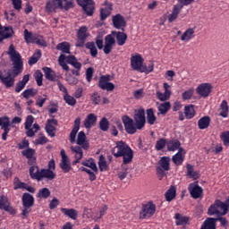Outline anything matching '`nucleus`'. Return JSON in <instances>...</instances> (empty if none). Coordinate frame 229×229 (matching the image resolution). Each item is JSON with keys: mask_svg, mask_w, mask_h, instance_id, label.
Returning <instances> with one entry per match:
<instances>
[{"mask_svg": "<svg viewBox=\"0 0 229 229\" xmlns=\"http://www.w3.org/2000/svg\"><path fill=\"white\" fill-rule=\"evenodd\" d=\"M77 4L82 8L86 15L89 17L94 15L96 10L94 0H77Z\"/></svg>", "mask_w": 229, "mask_h": 229, "instance_id": "0eeeda50", "label": "nucleus"}, {"mask_svg": "<svg viewBox=\"0 0 229 229\" xmlns=\"http://www.w3.org/2000/svg\"><path fill=\"white\" fill-rule=\"evenodd\" d=\"M195 38V30L192 28H189L181 37L182 41H189L191 38Z\"/></svg>", "mask_w": 229, "mask_h": 229, "instance_id": "2f4dec72", "label": "nucleus"}, {"mask_svg": "<svg viewBox=\"0 0 229 229\" xmlns=\"http://www.w3.org/2000/svg\"><path fill=\"white\" fill-rule=\"evenodd\" d=\"M167 149L168 151H175L179 149V148L182 146V143L178 140H171L170 141H167Z\"/></svg>", "mask_w": 229, "mask_h": 229, "instance_id": "c9c22d12", "label": "nucleus"}, {"mask_svg": "<svg viewBox=\"0 0 229 229\" xmlns=\"http://www.w3.org/2000/svg\"><path fill=\"white\" fill-rule=\"evenodd\" d=\"M212 89H214V87L211 84L202 83L198 86L195 91H197V94L200 98H207L209 97L210 93L212 92Z\"/></svg>", "mask_w": 229, "mask_h": 229, "instance_id": "2eb2a0df", "label": "nucleus"}, {"mask_svg": "<svg viewBox=\"0 0 229 229\" xmlns=\"http://www.w3.org/2000/svg\"><path fill=\"white\" fill-rule=\"evenodd\" d=\"M167 145V141L165 138H160L159 140H157V141L156 142L155 145V149H157V151H161L162 149L165 148V147Z\"/></svg>", "mask_w": 229, "mask_h": 229, "instance_id": "603ef678", "label": "nucleus"}, {"mask_svg": "<svg viewBox=\"0 0 229 229\" xmlns=\"http://www.w3.org/2000/svg\"><path fill=\"white\" fill-rule=\"evenodd\" d=\"M112 155L115 158L123 157V164L128 165L132 161L133 150L123 141L115 142V146L111 150Z\"/></svg>", "mask_w": 229, "mask_h": 229, "instance_id": "7ed1b4c3", "label": "nucleus"}, {"mask_svg": "<svg viewBox=\"0 0 229 229\" xmlns=\"http://www.w3.org/2000/svg\"><path fill=\"white\" fill-rule=\"evenodd\" d=\"M87 136L84 131H80L78 134V140H77V144L81 146L83 149H89V143L86 140Z\"/></svg>", "mask_w": 229, "mask_h": 229, "instance_id": "5701e85b", "label": "nucleus"}, {"mask_svg": "<svg viewBox=\"0 0 229 229\" xmlns=\"http://www.w3.org/2000/svg\"><path fill=\"white\" fill-rule=\"evenodd\" d=\"M125 131L128 134L133 135L135 132H137V130H139L136 123H134L132 118H131L129 115H123L122 118Z\"/></svg>", "mask_w": 229, "mask_h": 229, "instance_id": "9d476101", "label": "nucleus"}, {"mask_svg": "<svg viewBox=\"0 0 229 229\" xmlns=\"http://www.w3.org/2000/svg\"><path fill=\"white\" fill-rule=\"evenodd\" d=\"M35 203V199L33 195L30 193H24L22 196V206L23 207H33Z\"/></svg>", "mask_w": 229, "mask_h": 229, "instance_id": "bb28decb", "label": "nucleus"}, {"mask_svg": "<svg viewBox=\"0 0 229 229\" xmlns=\"http://www.w3.org/2000/svg\"><path fill=\"white\" fill-rule=\"evenodd\" d=\"M211 119L208 115L201 117L198 122L199 130H206L210 125Z\"/></svg>", "mask_w": 229, "mask_h": 229, "instance_id": "cd10ccee", "label": "nucleus"}, {"mask_svg": "<svg viewBox=\"0 0 229 229\" xmlns=\"http://www.w3.org/2000/svg\"><path fill=\"white\" fill-rule=\"evenodd\" d=\"M172 161L175 165L180 166L183 164L184 157L182 154L177 153L172 157Z\"/></svg>", "mask_w": 229, "mask_h": 229, "instance_id": "a18cd8bd", "label": "nucleus"}, {"mask_svg": "<svg viewBox=\"0 0 229 229\" xmlns=\"http://www.w3.org/2000/svg\"><path fill=\"white\" fill-rule=\"evenodd\" d=\"M41 56H42L41 51L38 50L35 54H33L32 56L30 57L28 62L29 65L32 66L35 64H37L40 60Z\"/></svg>", "mask_w": 229, "mask_h": 229, "instance_id": "79ce46f5", "label": "nucleus"}, {"mask_svg": "<svg viewBox=\"0 0 229 229\" xmlns=\"http://www.w3.org/2000/svg\"><path fill=\"white\" fill-rule=\"evenodd\" d=\"M38 93V90L36 89H25L22 93L21 96L25 99H30V98H34L37 94Z\"/></svg>", "mask_w": 229, "mask_h": 229, "instance_id": "a19ab883", "label": "nucleus"}, {"mask_svg": "<svg viewBox=\"0 0 229 229\" xmlns=\"http://www.w3.org/2000/svg\"><path fill=\"white\" fill-rule=\"evenodd\" d=\"M85 48L89 49L91 57L96 58L98 56V52L95 42L85 43Z\"/></svg>", "mask_w": 229, "mask_h": 229, "instance_id": "72a5a7b5", "label": "nucleus"}, {"mask_svg": "<svg viewBox=\"0 0 229 229\" xmlns=\"http://www.w3.org/2000/svg\"><path fill=\"white\" fill-rule=\"evenodd\" d=\"M34 79L36 80L37 85L38 87L43 86V73L40 70L36 71V72L34 73Z\"/></svg>", "mask_w": 229, "mask_h": 229, "instance_id": "5fc2aeb1", "label": "nucleus"}, {"mask_svg": "<svg viewBox=\"0 0 229 229\" xmlns=\"http://www.w3.org/2000/svg\"><path fill=\"white\" fill-rule=\"evenodd\" d=\"M89 37L88 33V28L86 26H81L77 33L78 41L75 44L77 47H84L87 38Z\"/></svg>", "mask_w": 229, "mask_h": 229, "instance_id": "4468645a", "label": "nucleus"}, {"mask_svg": "<svg viewBox=\"0 0 229 229\" xmlns=\"http://www.w3.org/2000/svg\"><path fill=\"white\" fill-rule=\"evenodd\" d=\"M133 119L135 121L137 129L142 130L146 123L145 110L143 108H140L139 110L135 111Z\"/></svg>", "mask_w": 229, "mask_h": 229, "instance_id": "ddd939ff", "label": "nucleus"}, {"mask_svg": "<svg viewBox=\"0 0 229 229\" xmlns=\"http://www.w3.org/2000/svg\"><path fill=\"white\" fill-rule=\"evenodd\" d=\"M81 165L85 167L90 168L96 174L98 172V168L94 158H89L88 160L81 162Z\"/></svg>", "mask_w": 229, "mask_h": 229, "instance_id": "c756f323", "label": "nucleus"}, {"mask_svg": "<svg viewBox=\"0 0 229 229\" xmlns=\"http://www.w3.org/2000/svg\"><path fill=\"white\" fill-rule=\"evenodd\" d=\"M221 140L224 143V146H229V131H225L221 134Z\"/></svg>", "mask_w": 229, "mask_h": 229, "instance_id": "774afa93", "label": "nucleus"}, {"mask_svg": "<svg viewBox=\"0 0 229 229\" xmlns=\"http://www.w3.org/2000/svg\"><path fill=\"white\" fill-rule=\"evenodd\" d=\"M171 102H165L163 104H159V106H157V110L161 114L165 115L169 110H171Z\"/></svg>", "mask_w": 229, "mask_h": 229, "instance_id": "e433bc0d", "label": "nucleus"}, {"mask_svg": "<svg viewBox=\"0 0 229 229\" xmlns=\"http://www.w3.org/2000/svg\"><path fill=\"white\" fill-rule=\"evenodd\" d=\"M98 165H99V169H100L101 172L107 171L108 165H107L105 156H103V155L99 156Z\"/></svg>", "mask_w": 229, "mask_h": 229, "instance_id": "8fccbe9b", "label": "nucleus"}, {"mask_svg": "<svg viewBox=\"0 0 229 229\" xmlns=\"http://www.w3.org/2000/svg\"><path fill=\"white\" fill-rule=\"evenodd\" d=\"M99 129L103 131H107L109 129V122L107 118L103 117L99 123Z\"/></svg>", "mask_w": 229, "mask_h": 229, "instance_id": "13d9d810", "label": "nucleus"}, {"mask_svg": "<svg viewBox=\"0 0 229 229\" xmlns=\"http://www.w3.org/2000/svg\"><path fill=\"white\" fill-rule=\"evenodd\" d=\"M165 199L168 202H171L176 198V187L171 186L165 194Z\"/></svg>", "mask_w": 229, "mask_h": 229, "instance_id": "f704fd0d", "label": "nucleus"}, {"mask_svg": "<svg viewBox=\"0 0 229 229\" xmlns=\"http://www.w3.org/2000/svg\"><path fill=\"white\" fill-rule=\"evenodd\" d=\"M104 5L106 7L100 10V20L102 21H106L111 15L113 10V4L108 1H105Z\"/></svg>", "mask_w": 229, "mask_h": 229, "instance_id": "aec40b11", "label": "nucleus"}, {"mask_svg": "<svg viewBox=\"0 0 229 229\" xmlns=\"http://www.w3.org/2000/svg\"><path fill=\"white\" fill-rule=\"evenodd\" d=\"M35 154H36L35 149L31 148H28L27 149L22 151L23 157H25L27 159H30L34 157Z\"/></svg>", "mask_w": 229, "mask_h": 229, "instance_id": "052dcab7", "label": "nucleus"}, {"mask_svg": "<svg viewBox=\"0 0 229 229\" xmlns=\"http://www.w3.org/2000/svg\"><path fill=\"white\" fill-rule=\"evenodd\" d=\"M37 37L32 33L30 32L28 29L24 30V40L27 44H34Z\"/></svg>", "mask_w": 229, "mask_h": 229, "instance_id": "ea45409f", "label": "nucleus"}, {"mask_svg": "<svg viewBox=\"0 0 229 229\" xmlns=\"http://www.w3.org/2000/svg\"><path fill=\"white\" fill-rule=\"evenodd\" d=\"M156 212V205L152 202L143 204L142 210L140 212V219L144 220L148 217H151Z\"/></svg>", "mask_w": 229, "mask_h": 229, "instance_id": "f8f14e48", "label": "nucleus"}, {"mask_svg": "<svg viewBox=\"0 0 229 229\" xmlns=\"http://www.w3.org/2000/svg\"><path fill=\"white\" fill-rule=\"evenodd\" d=\"M188 191L193 199H199L203 197L204 194V189L200 187L198 182L190 183L188 186Z\"/></svg>", "mask_w": 229, "mask_h": 229, "instance_id": "9b49d317", "label": "nucleus"}, {"mask_svg": "<svg viewBox=\"0 0 229 229\" xmlns=\"http://www.w3.org/2000/svg\"><path fill=\"white\" fill-rule=\"evenodd\" d=\"M175 219H176L177 225H183L187 224L189 221L188 216L180 215L178 213L175 215Z\"/></svg>", "mask_w": 229, "mask_h": 229, "instance_id": "864d4df0", "label": "nucleus"}, {"mask_svg": "<svg viewBox=\"0 0 229 229\" xmlns=\"http://www.w3.org/2000/svg\"><path fill=\"white\" fill-rule=\"evenodd\" d=\"M116 38V39H115ZM128 40V35L121 31H112L105 37L104 54L109 55L117 43V46L123 47Z\"/></svg>", "mask_w": 229, "mask_h": 229, "instance_id": "f03ea898", "label": "nucleus"}, {"mask_svg": "<svg viewBox=\"0 0 229 229\" xmlns=\"http://www.w3.org/2000/svg\"><path fill=\"white\" fill-rule=\"evenodd\" d=\"M9 204H10V202H9L8 197L2 195L0 197V210H3V208H5Z\"/></svg>", "mask_w": 229, "mask_h": 229, "instance_id": "338daca9", "label": "nucleus"}, {"mask_svg": "<svg viewBox=\"0 0 229 229\" xmlns=\"http://www.w3.org/2000/svg\"><path fill=\"white\" fill-rule=\"evenodd\" d=\"M90 100L92 102V104L94 106H98L100 105V102H101V97L99 95V93L98 92H94L90 95Z\"/></svg>", "mask_w": 229, "mask_h": 229, "instance_id": "4d7b16f0", "label": "nucleus"}, {"mask_svg": "<svg viewBox=\"0 0 229 229\" xmlns=\"http://www.w3.org/2000/svg\"><path fill=\"white\" fill-rule=\"evenodd\" d=\"M187 176L194 180L199 178V174L194 171V166L192 165H187Z\"/></svg>", "mask_w": 229, "mask_h": 229, "instance_id": "37998d69", "label": "nucleus"}, {"mask_svg": "<svg viewBox=\"0 0 229 229\" xmlns=\"http://www.w3.org/2000/svg\"><path fill=\"white\" fill-rule=\"evenodd\" d=\"M30 177L32 180H37L40 182L44 179L52 181L55 179L56 174L49 170H45V168L39 169L38 165H32L29 169Z\"/></svg>", "mask_w": 229, "mask_h": 229, "instance_id": "39448f33", "label": "nucleus"}, {"mask_svg": "<svg viewBox=\"0 0 229 229\" xmlns=\"http://www.w3.org/2000/svg\"><path fill=\"white\" fill-rule=\"evenodd\" d=\"M74 8V1L73 0H63L62 7H60V10H71Z\"/></svg>", "mask_w": 229, "mask_h": 229, "instance_id": "09e8293b", "label": "nucleus"}, {"mask_svg": "<svg viewBox=\"0 0 229 229\" xmlns=\"http://www.w3.org/2000/svg\"><path fill=\"white\" fill-rule=\"evenodd\" d=\"M184 117L186 119H193L196 115L195 106L193 104H190L184 106L183 109Z\"/></svg>", "mask_w": 229, "mask_h": 229, "instance_id": "b1692460", "label": "nucleus"}, {"mask_svg": "<svg viewBox=\"0 0 229 229\" xmlns=\"http://www.w3.org/2000/svg\"><path fill=\"white\" fill-rule=\"evenodd\" d=\"M7 55L13 62V75L11 72H7L4 76L2 71H0V80L6 89H11L14 86L15 78H17L23 71V61L21 54L15 50L13 44H11L8 47Z\"/></svg>", "mask_w": 229, "mask_h": 229, "instance_id": "f257e3e1", "label": "nucleus"}, {"mask_svg": "<svg viewBox=\"0 0 229 229\" xmlns=\"http://www.w3.org/2000/svg\"><path fill=\"white\" fill-rule=\"evenodd\" d=\"M182 6H179V5H174L173 6V11L171 13V14H169L168 16V21L169 22H173L174 21L177 17H178V14L182 12Z\"/></svg>", "mask_w": 229, "mask_h": 229, "instance_id": "c85d7f7f", "label": "nucleus"}, {"mask_svg": "<svg viewBox=\"0 0 229 229\" xmlns=\"http://www.w3.org/2000/svg\"><path fill=\"white\" fill-rule=\"evenodd\" d=\"M97 121H98V117L96 114H89L88 116H86L83 122L84 128L89 130L92 126H95V124L97 123Z\"/></svg>", "mask_w": 229, "mask_h": 229, "instance_id": "4be33fe9", "label": "nucleus"}, {"mask_svg": "<svg viewBox=\"0 0 229 229\" xmlns=\"http://www.w3.org/2000/svg\"><path fill=\"white\" fill-rule=\"evenodd\" d=\"M154 66H155L154 63H149L148 66L143 64L141 71L140 72L149 74L154 71Z\"/></svg>", "mask_w": 229, "mask_h": 229, "instance_id": "e2e57ef3", "label": "nucleus"}, {"mask_svg": "<svg viewBox=\"0 0 229 229\" xmlns=\"http://www.w3.org/2000/svg\"><path fill=\"white\" fill-rule=\"evenodd\" d=\"M47 98V96L44 94V98L41 96H38L36 101V106H38L39 108H42L44 106V104L46 103Z\"/></svg>", "mask_w": 229, "mask_h": 229, "instance_id": "0e129e2a", "label": "nucleus"}, {"mask_svg": "<svg viewBox=\"0 0 229 229\" xmlns=\"http://www.w3.org/2000/svg\"><path fill=\"white\" fill-rule=\"evenodd\" d=\"M49 117L51 119H48L47 121L46 131H47L48 136H50L51 138H54V137H55V131H56V128L55 126L58 125V121L56 119H55L54 114H49Z\"/></svg>", "mask_w": 229, "mask_h": 229, "instance_id": "dca6fc26", "label": "nucleus"}, {"mask_svg": "<svg viewBox=\"0 0 229 229\" xmlns=\"http://www.w3.org/2000/svg\"><path fill=\"white\" fill-rule=\"evenodd\" d=\"M71 150L75 154L74 157H79V159L83 158V150L80 146H72Z\"/></svg>", "mask_w": 229, "mask_h": 229, "instance_id": "3c124183", "label": "nucleus"}, {"mask_svg": "<svg viewBox=\"0 0 229 229\" xmlns=\"http://www.w3.org/2000/svg\"><path fill=\"white\" fill-rule=\"evenodd\" d=\"M110 74L101 75L98 81V88L101 90L113 91L115 89V84L110 82Z\"/></svg>", "mask_w": 229, "mask_h": 229, "instance_id": "6e6552de", "label": "nucleus"}, {"mask_svg": "<svg viewBox=\"0 0 229 229\" xmlns=\"http://www.w3.org/2000/svg\"><path fill=\"white\" fill-rule=\"evenodd\" d=\"M67 64L72 65L74 69H76L72 70V74L79 77L80 71L81 69V64L78 62L76 56L73 55H67Z\"/></svg>", "mask_w": 229, "mask_h": 229, "instance_id": "a211bd4d", "label": "nucleus"}, {"mask_svg": "<svg viewBox=\"0 0 229 229\" xmlns=\"http://www.w3.org/2000/svg\"><path fill=\"white\" fill-rule=\"evenodd\" d=\"M50 196H51V191L47 188L40 189L37 195L38 199H48Z\"/></svg>", "mask_w": 229, "mask_h": 229, "instance_id": "c03bdc74", "label": "nucleus"}, {"mask_svg": "<svg viewBox=\"0 0 229 229\" xmlns=\"http://www.w3.org/2000/svg\"><path fill=\"white\" fill-rule=\"evenodd\" d=\"M65 81L68 82L71 86H75L78 84V79L74 77L73 75H67Z\"/></svg>", "mask_w": 229, "mask_h": 229, "instance_id": "69168bd1", "label": "nucleus"}, {"mask_svg": "<svg viewBox=\"0 0 229 229\" xmlns=\"http://www.w3.org/2000/svg\"><path fill=\"white\" fill-rule=\"evenodd\" d=\"M59 167L64 174H67L72 170V166H71V161L69 159L61 160Z\"/></svg>", "mask_w": 229, "mask_h": 229, "instance_id": "473e14b6", "label": "nucleus"}, {"mask_svg": "<svg viewBox=\"0 0 229 229\" xmlns=\"http://www.w3.org/2000/svg\"><path fill=\"white\" fill-rule=\"evenodd\" d=\"M112 21L113 26L115 30H123V31L124 29L127 27V21L121 14H115L114 16H113Z\"/></svg>", "mask_w": 229, "mask_h": 229, "instance_id": "6ab92c4d", "label": "nucleus"}, {"mask_svg": "<svg viewBox=\"0 0 229 229\" xmlns=\"http://www.w3.org/2000/svg\"><path fill=\"white\" fill-rule=\"evenodd\" d=\"M193 95H194V89L191 88V89L184 91L183 93H182V100L191 99Z\"/></svg>", "mask_w": 229, "mask_h": 229, "instance_id": "bf43d9fd", "label": "nucleus"}, {"mask_svg": "<svg viewBox=\"0 0 229 229\" xmlns=\"http://www.w3.org/2000/svg\"><path fill=\"white\" fill-rule=\"evenodd\" d=\"M220 116L223 118H227L229 114V106L226 100H223L220 106Z\"/></svg>", "mask_w": 229, "mask_h": 229, "instance_id": "4c0bfd02", "label": "nucleus"}, {"mask_svg": "<svg viewBox=\"0 0 229 229\" xmlns=\"http://www.w3.org/2000/svg\"><path fill=\"white\" fill-rule=\"evenodd\" d=\"M13 190L14 191H18V190H24L26 183L25 182H21L20 181L19 177H15L14 181H13Z\"/></svg>", "mask_w": 229, "mask_h": 229, "instance_id": "6e6d98bb", "label": "nucleus"}, {"mask_svg": "<svg viewBox=\"0 0 229 229\" xmlns=\"http://www.w3.org/2000/svg\"><path fill=\"white\" fill-rule=\"evenodd\" d=\"M43 71L45 72V77L48 81H55V72L50 67H43Z\"/></svg>", "mask_w": 229, "mask_h": 229, "instance_id": "49530a36", "label": "nucleus"}, {"mask_svg": "<svg viewBox=\"0 0 229 229\" xmlns=\"http://www.w3.org/2000/svg\"><path fill=\"white\" fill-rule=\"evenodd\" d=\"M229 212V196L227 199L223 202L221 199H216L214 203L210 205L208 208V216H225Z\"/></svg>", "mask_w": 229, "mask_h": 229, "instance_id": "20e7f679", "label": "nucleus"}, {"mask_svg": "<svg viewBox=\"0 0 229 229\" xmlns=\"http://www.w3.org/2000/svg\"><path fill=\"white\" fill-rule=\"evenodd\" d=\"M147 121L149 125L155 124V123L157 121V117L155 115L153 108L147 109Z\"/></svg>", "mask_w": 229, "mask_h": 229, "instance_id": "58836bf2", "label": "nucleus"}, {"mask_svg": "<svg viewBox=\"0 0 229 229\" xmlns=\"http://www.w3.org/2000/svg\"><path fill=\"white\" fill-rule=\"evenodd\" d=\"M216 221H219L223 227L228 226V220L225 216H220L218 218L208 217L204 221L200 229H216Z\"/></svg>", "mask_w": 229, "mask_h": 229, "instance_id": "423d86ee", "label": "nucleus"}, {"mask_svg": "<svg viewBox=\"0 0 229 229\" xmlns=\"http://www.w3.org/2000/svg\"><path fill=\"white\" fill-rule=\"evenodd\" d=\"M14 34L13 30L11 26L4 27L2 29L1 33H0V38L3 40L6 38H13V35Z\"/></svg>", "mask_w": 229, "mask_h": 229, "instance_id": "a878e982", "label": "nucleus"}, {"mask_svg": "<svg viewBox=\"0 0 229 229\" xmlns=\"http://www.w3.org/2000/svg\"><path fill=\"white\" fill-rule=\"evenodd\" d=\"M56 49L60 50L63 54L71 55V43H68V42L58 43L56 46Z\"/></svg>", "mask_w": 229, "mask_h": 229, "instance_id": "7c9ffc66", "label": "nucleus"}, {"mask_svg": "<svg viewBox=\"0 0 229 229\" xmlns=\"http://www.w3.org/2000/svg\"><path fill=\"white\" fill-rule=\"evenodd\" d=\"M159 165L157 167V173L163 178L165 172L171 169V158L169 157H163L158 162Z\"/></svg>", "mask_w": 229, "mask_h": 229, "instance_id": "1a4fd4ad", "label": "nucleus"}, {"mask_svg": "<svg viewBox=\"0 0 229 229\" xmlns=\"http://www.w3.org/2000/svg\"><path fill=\"white\" fill-rule=\"evenodd\" d=\"M81 127V118L77 117L75 118L74 122H73V127L72 130L70 133V142L71 143H74L76 140V135L80 130Z\"/></svg>", "mask_w": 229, "mask_h": 229, "instance_id": "412c9836", "label": "nucleus"}, {"mask_svg": "<svg viewBox=\"0 0 229 229\" xmlns=\"http://www.w3.org/2000/svg\"><path fill=\"white\" fill-rule=\"evenodd\" d=\"M61 212L73 221L78 218V212L74 208H62Z\"/></svg>", "mask_w": 229, "mask_h": 229, "instance_id": "393cba45", "label": "nucleus"}, {"mask_svg": "<svg viewBox=\"0 0 229 229\" xmlns=\"http://www.w3.org/2000/svg\"><path fill=\"white\" fill-rule=\"evenodd\" d=\"M67 63V56L64 54H61L58 58L59 65L62 67L63 70H65L66 72L69 71V66L66 64Z\"/></svg>", "mask_w": 229, "mask_h": 229, "instance_id": "de8ad7c7", "label": "nucleus"}, {"mask_svg": "<svg viewBox=\"0 0 229 229\" xmlns=\"http://www.w3.org/2000/svg\"><path fill=\"white\" fill-rule=\"evenodd\" d=\"M131 66L133 71L140 72L144 66V59L142 58V55L140 54L131 55Z\"/></svg>", "mask_w": 229, "mask_h": 229, "instance_id": "f3484780", "label": "nucleus"}, {"mask_svg": "<svg viewBox=\"0 0 229 229\" xmlns=\"http://www.w3.org/2000/svg\"><path fill=\"white\" fill-rule=\"evenodd\" d=\"M64 99L65 100L66 104H68L70 106H74L77 103L74 97L68 94H64Z\"/></svg>", "mask_w": 229, "mask_h": 229, "instance_id": "680f3d73", "label": "nucleus"}]
</instances>
